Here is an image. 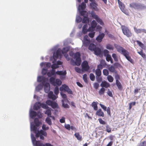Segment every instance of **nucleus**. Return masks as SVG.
<instances>
[{
    "mask_svg": "<svg viewBox=\"0 0 146 146\" xmlns=\"http://www.w3.org/2000/svg\"><path fill=\"white\" fill-rule=\"evenodd\" d=\"M48 97L49 98L52 99V100H54L57 98L53 94V92L52 91H50L48 94Z\"/></svg>",
    "mask_w": 146,
    "mask_h": 146,
    "instance_id": "nucleus-15",
    "label": "nucleus"
},
{
    "mask_svg": "<svg viewBox=\"0 0 146 146\" xmlns=\"http://www.w3.org/2000/svg\"><path fill=\"white\" fill-rule=\"evenodd\" d=\"M105 91V90L104 88H101L99 91V94L100 95L104 94Z\"/></svg>",
    "mask_w": 146,
    "mask_h": 146,
    "instance_id": "nucleus-41",
    "label": "nucleus"
},
{
    "mask_svg": "<svg viewBox=\"0 0 146 146\" xmlns=\"http://www.w3.org/2000/svg\"><path fill=\"white\" fill-rule=\"evenodd\" d=\"M90 40H84V41L83 43L84 46H88L90 44Z\"/></svg>",
    "mask_w": 146,
    "mask_h": 146,
    "instance_id": "nucleus-45",
    "label": "nucleus"
},
{
    "mask_svg": "<svg viewBox=\"0 0 146 146\" xmlns=\"http://www.w3.org/2000/svg\"><path fill=\"white\" fill-rule=\"evenodd\" d=\"M71 64L73 65H76L78 66H79L81 64V58L76 59L75 62L73 60H71Z\"/></svg>",
    "mask_w": 146,
    "mask_h": 146,
    "instance_id": "nucleus-10",
    "label": "nucleus"
},
{
    "mask_svg": "<svg viewBox=\"0 0 146 146\" xmlns=\"http://www.w3.org/2000/svg\"><path fill=\"white\" fill-rule=\"evenodd\" d=\"M106 48L109 50H113V46L110 44H107L106 46Z\"/></svg>",
    "mask_w": 146,
    "mask_h": 146,
    "instance_id": "nucleus-52",
    "label": "nucleus"
},
{
    "mask_svg": "<svg viewBox=\"0 0 146 146\" xmlns=\"http://www.w3.org/2000/svg\"><path fill=\"white\" fill-rule=\"evenodd\" d=\"M101 86L102 87H104L106 88H108L110 86V85L106 81H104L102 82V83L101 84Z\"/></svg>",
    "mask_w": 146,
    "mask_h": 146,
    "instance_id": "nucleus-18",
    "label": "nucleus"
},
{
    "mask_svg": "<svg viewBox=\"0 0 146 146\" xmlns=\"http://www.w3.org/2000/svg\"><path fill=\"white\" fill-rule=\"evenodd\" d=\"M112 57L113 58L114 61L115 62L118 61V59L116 54H115L113 53L112 55Z\"/></svg>",
    "mask_w": 146,
    "mask_h": 146,
    "instance_id": "nucleus-47",
    "label": "nucleus"
},
{
    "mask_svg": "<svg viewBox=\"0 0 146 146\" xmlns=\"http://www.w3.org/2000/svg\"><path fill=\"white\" fill-rule=\"evenodd\" d=\"M74 54V58L76 59L77 58H80V53L78 52H76Z\"/></svg>",
    "mask_w": 146,
    "mask_h": 146,
    "instance_id": "nucleus-34",
    "label": "nucleus"
},
{
    "mask_svg": "<svg viewBox=\"0 0 146 146\" xmlns=\"http://www.w3.org/2000/svg\"><path fill=\"white\" fill-rule=\"evenodd\" d=\"M129 6L131 8L137 9H141L143 7L141 4L135 3H131L130 4Z\"/></svg>",
    "mask_w": 146,
    "mask_h": 146,
    "instance_id": "nucleus-7",
    "label": "nucleus"
},
{
    "mask_svg": "<svg viewBox=\"0 0 146 146\" xmlns=\"http://www.w3.org/2000/svg\"><path fill=\"white\" fill-rule=\"evenodd\" d=\"M107 78L108 81L110 82H112L113 80V78L111 75H108Z\"/></svg>",
    "mask_w": 146,
    "mask_h": 146,
    "instance_id": "nucleus-40",
    "label": "nucleus"
},
{
    "mask_svg": "<svg viewBox=\"0 0 146 146\" xmlns=\"http://www.w3.org/2000/svg\"><path fill=\"white\" fill-rule=\"evenodd\" d=\"M138 53L143 58H146V56L145 53L143 52V50H141L140 51L138 52Z\"/></svg>",
    "mask_w": 146,
    "mask_h": 146,
    "instance_id": "nucleus-39",
    "label": "nucleus"
},
{
    "mask_svg": "<svg viewBox=\"0 0 146 146\" xmlns=\"http://www.w3.org/2000/svg\"><path fill=\"white\" fill-rule=\"evenodd\" d=\"M55 86L56 85H58V86H60L62 84V82L59 79H56L55 81Z\"/></svg>",
    "mask_w": 146,
    "mask_h": 146,
    "instance_id": "nucleus-37",
    "label": "nucleus"
},
{
    "mask_svg": "<svg viewBox=\"0 0 146 146\" xmlns=\"http://www.w3.org/2000/svg\"><path fill=\"white\" fill-rule=\"evenodd\" d=\"M69 50V48L68 47H64L62 50V53L64 54V53H67Z\"/></svg>",
    "mask_w": 146,
    "mask_h": 146,
    "instance_id": "nucleus-35",
    "label": "nucleus"
},
{
    "mask_svg": "<svg viewBox=\"0 0 146 146\" xmlns=\"http://www.w3.org/2000/svg\"><path fill=\"white\" fill-rule=\"evenodd\" d=\"M81 18L79 16H78L76 17V21L77 23L80 22L82 21Z\"/></svg>",
    "mask_w": 146,
    "mask_h": 146,
    "instance_id": "nucleus-56",
    "label": "nucleus"
},
{
    "mask_svg": "<svg viewBox=\"0 0 146 146\" xmlns=\"http://www.w3.org/2000/svg\"><path fill=\"white\" fill-rule=\"evenodd\" d=\"M44 90L45 92L46 93H48L50 90V84L47 82L44 83Z\"/></svg>",
    "mask_w": 146,
    "mask_h": 146,
    "instance_id": "nucleus-14",
    "label": "nucleus"
},
{
    "mask_svg": "<svg viewBox=\"0 0 146 146\" xmlns=\"http://www.w3.org/2000/svg\"><path fill=\"white\" fill-rule=\"evenodd\" d=\"M35 146H43V145H44L39 141H38L34 144Z\"/></svg>",
    "mask_w": 146,
    "mask_h": 146,
    "instance_id": "nucleus-46",
    "label": "nucleus"
},
{
    "mask_svg": "<svg viewBox=\"0 0 146 146\" xmlns=\"http://www.w3.org/2000/svg\"><path fill=\"white\" fill-rule=\"evenodd\" d=\"M86 7V4L84 3V2H83L81 3V5H79L78 7V9L79 10H80V9L82 10H84L85 8Z\"/></svg>",
    "mask_w": 146,
    "mask_h": 146,
    "instance_id": "nucleus-22",
    "label": "nucleus"
},
{
    "mask_svg": "<svg viewBox=\"0 0 146 146\" xmlns=\"http://www.w3.org/2000/svg\"><path fill=\"white\" fill-rule=\"evenodd\" d=\"M52 108L54 109L57 108H58V105L55 102H53L51 106Z\"/></svg>",
    "mask_w": 146,
    "mask_h": 146,
    "instance_id": "nucleus-38",
    "label": "nucleus"
},
{
    "mask_svg": "<svg viewBox=\"0 0 146 146\" xmlns=\"http://www.w3.org/2000/svg\"><path fill=\"white\" fill-rule=\"evenodd\" d=\"M97 103V102H93L92 103V106L94 108V110L96 111L97 110L98 108Z\"/></svg>",
    "mask_w": 146,
    "mask_h": 146,
    "instance_id": "nucleus-29",
    "label": "nucleus"
},
{
    "mask_svg": "<svg viewBox=\"0 0 146 146\" xmlns=\"http://www.w3.org/2000/svg\"><path fill=\"white\" fill-rule=\"evenodd\" d=\"M60 94L62 98L65 101L67 100V97L66 94L63 93L62 92H60Z\"/></svg>",
    "mask_w": 146,
    "mask_h": 146,
    "instance_id": "nucleus-44",
    "label": "nucleus"
},
{
    "mask_svg": "<svg viewBox=\"0 0 146 146\" xmlns=\"http://www.w3.org/2000/svg\"><path fill=\"white\" fill-rule=\"evenodd\" d=\"M82 70L83 71H87L90 69L88 62L86 60L84 61L82 64Z\"/></svg>",
    "mask_w": 146,
    "mask_h": 146,
    "instance_id": "nucleus-6",
    "label": "nucleus"
},
{
    "mask_svg": "<svg viewBox=\"0 0 146 146\" xmlns=\"http://www.w3.org/2000/svg\"><path fill=\"white\" fill-rule=\"evenodd\" d=\"M93 51H94V54L97 55H100L101 52V50L99 48L96 47L94 49Z\"/></svg>",
    "mask_w": 146,
    "mask_h": 146,
    "instance_id": "nucleus-19",
    "label": "nucleus"
},
{
    "mask_svg": "<svg viewBox=\"0 0 146 146\" xmlns=\"http://www.w3.org/2000/svg\"><path fill=\"white\" fill-rule=\"evenodd\" d=\"M88 26L87 25H84L82 28V33L84 34H86L88 31V29H87Z\"/></svg>",
    "mask_w": 146,
    "mask_h": 146,
    "instance_id": "nucleus-25",
    "label": "nucleus"
},
{
    "mask_svg": "<svg viewBox=\"0 0 146 146\" xmlns=\"http://www.w3.org/2000/svg\"><path fill=\"white\" fill-rule=\"evenodd\" d=\"M41 107L42 108L44 109H47L48 108V107L46 105V104L44 103H40Z\"/></svg>",
    "mask_w": 146,
    "mask_h": 146,
    "instance_id": "nucleus-60",
    "label": "nucleus"
},
{
    "mask_svg": "<svg viewBox=\"0 0 146 146\" xmlns=\"http://www.w3.org/2000/svg\"><path fill=\"white\" fill-rule=\"evenodd\" d=\"M115 47L118 52L124 56L125 58L131 63H133V60L129 56V53L128 51L123 47L118 45L115 46Z\"/></svg>",
    "mask_w": 146,
    "mask_h": 146,
    "instance_id": "nucleus-2",
    "label": "nucleus"
},
{
    "mask_svg": "<svg viewBox=\"0 0 146 146\" xmlns=\"http://www.w3.org/2000/svg\"><path fill=\"white\" fill-rule=\"evenodd\" d=\"M97 25V23L95 20L92 21L91 23V26L88 29V31H93L95 30V29Z\"/></svg>",
    "mask_w": 146,
    "mask_h": 146,
    "instance_id": "nucleus-9",
    "label": "nucleus"
},
{
    "mask_svg": "<svg viewBox=\"0 0 146 146\" xmlns=\"http://www.w3.org/2000/svg\"><path fill=\"white\" fill-rule=\"evenodd\" d=\"M30 116L32 118H33L34 117L37 116L39 118H41L42 115L41 114L38 115L37 114L36 112L34 111H31L30 112Z\"/></svg>",
    "mask_w": 146,
    "mask_h": 146,
    "instance_id": "nucleus-11",
    "label": "nucleus"
},
{
    "mask_svg": "<svg viewBox=\"0 0 146 146\" xmlns=\"http://www.w3.org/2000/svg\"><path fill=\"white\" fill-rule=\"evenodd\" d=\"M90 14L92 15V17L93 18L95 19L98 23H99L102 25H104V23L102 20L97 15L95 14L94 11H92L90 13Z\"/></svg>",
    "mask_w": 146,
    "mask_h": 146,
    "instance_id": "nucleus-5",
    "label": "nucleus"
},
{
    "mask_svg": "<svg viewBox=\"0 0 146 146\" xmlns=\"http://www.w3.org/2000/svg\"><path fill=\"white\" fill-rule=\"evenodd\" d=\"M98 120H99V123L101 124L105 125L107 123L106 122L104 121L101 118L99 119Z\"/></svg>",
    "mask_w": 146,
    "mask_h": 146,
    "instance_id": "nucleus-55",
    "label": "nucleus"
},
{
    "mask_svg": "<svg viewBox=\"0 0 146 146\" xmlns=\"http://www.w3.org/2000/svg\"><path fill=\"white\" fill-rule=\"evenodd\" d=\"M95 34V33L94 32L89 33L88 34V36L90 37L93 38Z\"/></svg>",
    "mask_w": 146,
    "mask_h": 146,
    "instance_id": "nucleus-63",
    "label": "nucleus"
},
{
    "mask_svg": "<svg viewBox=\"0 0 146 146\" xmlns=\"http://www.w3.org/2000/svg\"><path fill=\"white\" fill-rule=\"evenodd\" d=\"M111 58H112L110 54H108L106 56V59L108 62H109Z\"/></svg>",
    "mask_w": 146,
    "mask_h": 146,
    "instance_id": "nucleus-59",
    "label": "nucleus"
},
{
    "mask_svg": "<svg viewBox=\"0 0 146 146\" xmlns=\"http://www.w3.org/2000/svg\"><path fill=\"white\" fill-rule=\"evenodd\" d=\"M54 93L56 95L58 94L59 93V89L56 86L54 88Z\"/></svg>",
    "mask_w": 146,
    "mask_h": 146,
    "instance_id": "nucleus-48",
    "label": "nucleus"
},
{
    "mask_svg": "<svg viewBox=\"0 0 146 146\" xmlns=\"http://www.w3.org/2000/svg\"><path fill=\"white\" fill-rule=\"evenodd\" d=\"M46 122L49 125H51L52 124V122L51 119L49 117H47L46 119Z\"/></svg>",
    "mask_w": 146,
    "mask_h": 146,
    "instance_id": "nucleus-36",
    "label": "nucleus"
},
{
    "mask_svg": "<svg viewBox=\"0 0 146 146\" xmlns=\"http://www.w3.org/2000/svg\"><path fill=\"white\" fill-rule=\"evenodd\" d=\"M136 42L137 43V44L142 48H143L144 46V44L141 42L137 40Z\"/></svg>",
    "mask_w": 146,
    "mask_h": 146,
    "instance_id": "nucleus-51",
    "label": "nucleus"
},
{
    "mask_svg": "<svg viewBox=\"0 0 146 146\" xmlns=\"http://www.w3.org/2000/svg\"><path fill=\"white\" fill-rule=\"evenodd\" d=\"M90 6L93 9L96 11H98L97 6L98 5L95 2H92L90 3Z\"/></svg>",
    "mask_w": 146,
    "mask_h": 146,
    "instance_id": "nucleus-17",
    "label": "nucleus"
},
{
    "mask_svg": "<svg viewBox=\"0 0 146 146\" xmlns=\"http://www.w3.org/2000/svg\"><path fill=\"white\" fill-rule=\"evenodd\" d=\"M56 74L58 75L65 76L66 74V70L64 71H58L56 72Z\"/></svg>",
    "mask_w": 146,
    "mask_h": 146,
    "instance_id": "nucleus-26",
    "label": "nucleus"
},
{
    "mask_svg": "<svg viewBox=\"0 0 146 146\" xmlns=\"http://www.w3.org/2000/svg\"><path fill=\"white\" fill-rule=\"evenodd\" d=\"M146 146V141H144L140 143L138 146Z\"/></svg>",
    "mask_w": 146,
    "mask_h": 146,
    "instance_id": "nucleus-64",
    "label": "nucleus"
},
{
    "mask_svg": "<svg viewBox=\"0 0 146 146\" xmlns=\"http://www.w3.org/2000/svg\"><path fill=\"white\" fill-rule=\"evenodd\" d=\"M50 82L53 85L55 86V79L53 77H51L50 79Z\"/></svg>",
    "mask_w": 146,
    "mask_h": 146,
    "instance_id": "nucleus-32",
    "label": "nucleus"
},
{
    "mask_svg": "<svg viewBox=\"0 0 146 146\" xmlns=\"http://www.w3.org/2000/svg\"><path fill=\"white\" fill-rule=\"evenodd\" d=\"M96 115L99 117H104V113L101 109H99L97 110L96 112Z\"/></svg>",
    "mask_w": 146,
    "mask_h": 146,
    "instance_id": "nucleus-16",
    "label": "nucleus"
},
{
    "mask_svg": "<svg viewBox=\"0 0 146 146\" xmlns=\"http://www.w3.org/2000/svg\"><path fill=\"white\" fill-rule=\"evenodd\" d=\"M82 22L83 23H88L89 22V19L87 16L84 17L82 20Z\"/></svg>",
    "mask_w": 146,
    "mask_h": 146,
    "instance_id": "nucleus-27",
    "label": "nucleus"
},
{
    "mask_svg": "<svg viewBox=\"0 0 146 146\" xmlns=\"http://www.w3.org/2000/svg\"><path fill=\"white\" fill-rule=\"evenodd\" d=\"M83 78L85 82H88V81L87 79V75L86 74H85L83 75Z\"/></svg>",
    "mask_w": 146,
    "mask_h": 146,
    "instance_id": "nucleus-54",
    "label": "nucleus"
},
{
    "mask_svg": "<svg viewBox=\"0 0 146 146\" xmlns=\"http://www.w3.org/2000/svg\"><path fill=\"white\" fill-rule=\"evenodd\" d=\"M121 27L123 33L125 35L128 37L132 36V33L128 27L124 25L121 26Z\"/></svg>",
    "mask_w": 146,
    "mask_h": 146,
    "instance_id": "nucleus-3",
    "label": "nucleus"
},
{
    "mask_svg": "<svg viewBox=\"0 0 146 146\" xmlns=\"http://www.w3.org/2000/svg\"><path fill=\"white\" fill-rule=\"evenodd\" d=\"M62 53V50L58 48L55 53L54 52L53 54V58L54 60H56L59 56H61Z\"/></svg>",
    "mask_w": 146,
    "mask_h": 146,
    "instance_id": "nucleus-8",
    "label": "nucleus"
},
{
    "mask_svg": "<svg viewBox=\"0 0 146 146\" xmlns=\"http://www.w3.org/2000/svg\"><path fill=\"white\" fill-rule=\"evenodd\" d=\"M106 131L108 133H110L111 132V128L110 127L109 125H107L106 126Z\"/></svg>",
    "mask_w": 146,
    "mask_h": 146,
    "instance_id": "nucleus-62",
    "label": "nucleus"
},
{
    "mask_svg": "<svg viewBox=\"0 0 146 146\" xmlns=\"http://www.w3.org/2000/svg\"><path fill=\"white\" fill-rule=\"evenodd\" d=\"M90 78L92 81H94L95 79V77L94 74L92 73H91L90 75Z\"/></svg>",
    "mask_w": 146,
    "mask_h": 146,
    "instance_id": "nucleus-53",
    "label": "nucleus"
},
{
    "mask_svg": "<svg viewBox=\"0 0 146 146\" xmlns=\"http://www.w3.org/2000/svg\"><path fill=\"white\" fill-rule=\"evenodd\" d=\"M100 64L104 67H105L106 65L105 61L103 60H101Z\"/></svg>",
    "mask_w": 146,
    "mask_h": 146,
    "instance_id": "nucleus-50",
    "label": "nucleus"
},
{
    "mask_svg": "<svg viewBox=\"0 0 146 146\" xmlns=\"http://www.w3.org/2000/svg\"><path fill=\"white\" fill-rule=\"evenodd\" d=\"M51 109L50 108L47 109L45 112V113L47 114L49 117H51Z\"/></svg>",
    "mask_w": 146,
    "mask_h": 146,
    "instance_id": "nucleus-30",
    "label": "nucleus"
},
{
    "mask_svg": "<svg viewBox=\"0 0 146 146\" xmlns=\"http://www.w3.org/2000/svg\"><path fill=\"white\" fill-rule=\"evenodd\" d=\"M105 34L104 33L100 34L96 38V40L99 42H100L104 37Z\"/></svg>",
    "mask_w": 146,
    "mask_h": 146,
    "instance_id": "nucleus-13",
    "label": "nucleus"
},
{
    "mask_svg": "<svg viewBox=\"0 0 146 146\" xmlns=\"http://www.w3.org/2000/svg\"><path fill=\"white\" fill-rule=\"evenodd\" d=\"M75 137L77 139L80 141H81L82 140V137L78 133H76L74 135Z\"/></svg>",
    "mask_w": 146,
    "mask_h": 146,
    "instance_id": "nucleus-24",
    "label": "nucleus"
},
{
    "mask_svg": "<svg viewBox=\"0 0 146 146\" xmlns=\"http://www.w3.org/2000/svg\"><path fill=\"white\" fill-rule=\"evenodd\" d=\"M117 2L119 5V8L121 10L125 8V5L124 4L119 0H117Z\"/></svg>",
    "mask_w": 146,
    "mask_h": 146,
    "instance_id": "nucleus-21",
    "label": "nucleus"
},
{
    "mask_svg": "<svg viewBox=\"0 0 146 146\" xmlns=\"http://www.w3.org/2000/svg\"><path fill=\"white\" fill-rule=\"evenodd\" d=\"M95 72L96 74V77H97V76L100 77L101 76V71L100 69H96L95 71Z\"/></svg>",
    "mask_w": 146,
    "mask_h": 146,
    "instance_id": "nucleus-33",
    "label": "nucleus"
},
{
    "mask_svg": "<svg viewBox=\"0 0 146 146\" xmlns=\"http://www.w3.org/2000/svg\"><path fill=\"white\" fill-rule=\"evenodd\" d=\"M37 127L33 124L31 125V129L32 130L34 133L36 134L35 136L36 138L40 137V139L42 140H44V136L46 137L47 135L46 132L42 130L40 131L37 130Z\"/></svg>",
    "mask_w": 146,
    "mask_h": 146,
    "instance_id": "nucleus-1",
    "label": "nucleus"
},
{
    "mask_svg": "<svg viewBox=\"0 0 146 146\" xmlns=\"http://www.w3.org/2000/svg\"><path fill=\"white\" fill-rule=\"evenodd\" d=\"M52 68V69H55L56 68H58V66L56 64H52L51 66Z\"/></svg>",
    "mask_w": 146,
    "mask_h": 146,
    "instance_id": "nucleus-58",
    "label": "nucleus"
},
{
    "mask_svg": "<svg viewBox=\"0 0 146 146\" xmlns=\"http://www.w3.org/2000/svg\"><path fill=\"white\" fill-rule=\"evenodd\" d=\"M48 79L44 77L43 76H39L38 78L37 81L39 82L42 81V85H44L45 80H47Z\"/></svg>",
    "mask_w": 146,
    "mask_h": 146,
    "instance_id": "nucleus-12",
    "label": "nucleus"
},
{
    "mask_svg": "<svg viewBox=\"0 0 146 146\" xmlns=\"http://www.w3.org/2000/svg\"><path fill=\"white\" fill-rule=\"evenodd\" d=\"M108 70L110 72H114L115 71V68L112 65L111 66L108 68Z\"/></svg>",
    "mask_w": 146,
    "mask_h": 146,
    "instance_id": "nucleus-42",
    "label": "nucleus"
},
{
    "mask_svg": "<svg viewBox=\"0 0 146 146\" xmlns=\"http://www.w3.org/2000/svg\"><path fill=\"white\" fill-rule=\"evenodd\" d=\"M135 31L137 34L140 33H141V29H137L135 28H134Z\"/></svg>",
    "mask_w": 146,
    "mask_h": 146,
    "instance_id": "nucleus-57",
    "label": "nucleus"
},
{
    "mask_svg": "<svg viewBox=\"0 0 146 146\" xmlns=\"http://www.w3.org/2000/svg\"><path fill=\"white\" fill-rule=\"evenodd\" d=\"M116 85L119 90H121L122 89V86L119 80H116Z\"/></svg>",
    "mask_w": 146,
    "mask_h": 146,
    "instance_id": "nucleus-23",
    "label": "nucleus"
},
{
    "mask_svg": "<svg viewBox=\"0 0 146 146\" xmlns=\"http://www.w3.org/2000/svg\"><path fill=\"white\" fill-rule=\"evenodd\" d=\"M60 90L61 91H64L66 92L69 94H73L72 91L69 88L68 86L65 84L62 85L60 88Z\"/></svg>",
    "mask_w": 146,
    "mask_h": 146,
    "instance_id": "nucleus-4",
    "label": "nucleus"
},
{
    "mask_svg": "<svg viewBox=\"0 0 146 146\" xmlns=\"http://www.w3.org/2000/svg\"><path fill=\"white\" fill-rule=\"evenodd\" d=\"M103 72L104 75L106 76H108L109 74L108 71L106 69H104L103 70Z\"/></svg>",
    "mask_w": 146,
    "mask_h": 146,
    "instance_id": "nucleus-49",
    "label": "nucleus"
},
{
    "mask_svg": "<svg viewBox=\"0 0 146 146\" xmlns=\"http://www.w3.org/2000/svg\"><path fill=\"white\" fill-rule=\"evenodd\" d=\"M42 128L43 130H46L49 129V128L48 127H46L45 124H43L42 127Z\"/></svg>",
    "mask_w": 146,
    "mask_h": 146,
    "instance_id": "nucleus-61",
    "label": "nucleus"
},
{
    "mask_svg": "<svg viewBox=\"0 0 146 146\" xmlns=\"http://www.w3.org/2000/svg\"><path fill=\"white\" fill-rule=\"evenodd\" d=\"M96 46L93 43H91L89 45L88 49L91 51H93L96 48Z\"/></svg>",
    "mask_w": 146,
    "mask_h": 146,
    "instance_id": "nucleus-28",
    "label": "nucleus"
},
{
    "mask_svg": "<svg viewBox=\"0 0 146 146\" xmlns=\"http://www.w3.org/2000/svg\"><path fill=\"white\" fill-rule=\"evenodd\" d=\"M34 122L35 125L37 127H38L40 125V122L39 119L37 118H35L34 119Z\"/></svg>",
    "mask_w": 146,
    "mask_h": 146,
    "instance_id": "nucleus-31",
    "label": "nucleus"
},
{
    "mask_svg": "<svg viewBox=\"0 0 146 146\" xmlns=\"http://www.w3.org/2000/svg\"><path fill=\"white\" fill-rule=\"evenodd\" d=\"M40 102H36L34 106V109L36 110H37L40 108Z\"/></svg>",
    "mask_w": 146,
    "mask_h": 146,
    "instance_id": "nucleus-20",
    "label": "nucleus"
},
{
    "mask_svg": "<svg viewBox=\"0 0 146 146\" xmlns=\"http://www.w3.org/2000/svg\"><path fill=\"white\" fill-rule=\"evenodd\" d=\"M86 11L84 10H82V11H80V15L83 16L84 17L87 16V15L86 14Z\"/></svg>",
    "mask_w": 146,
    "mask_h": 146,
    "instance_id": "nucleus-43",
    "label": "nucleus"
}]
</instances>
